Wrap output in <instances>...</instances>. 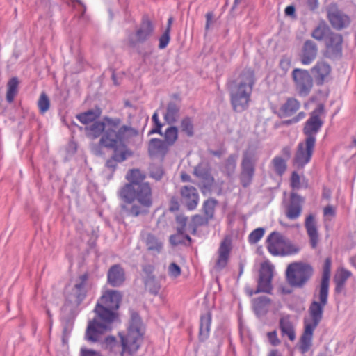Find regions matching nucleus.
Wrapping results in <instances>:
<instances>
[{
    "instance_id": "obj_1",
    "label": "nucleus",
    "mask_w": 356,
    "mask_h": 356,
    "mask_svg": "<svg viewBox=\"0 0 356 356\" xmlns=\"http://www.w3.org/2000/svg\"><path fill=\"white\" fill-rule=\"evenodd\" d=\"M124 203L121 212L127 216L136 217L147 214L154 202L152 188L149 183L124 185L120 191Z\"/></svg>"
},
{
    "instance_id": "obj_2",
    "label": "nucleus",
    "mask_w": 356,
    "mask_h": 356,
    "mask_svg": "<svg viewBox=\"0 0 356 356\" xmlns=\"http://www.w3.org/2000/svg\"><path fill=\"white\" fill-rule=\"evenodd\" d=\"M328 292L319 289L318 300H313L309 307V318L304 319V331L300 340L302 353L308 352L312 345L314 332L323 319L324 307L328 302Z\"/></svg>"
},
{
    "instance_id": "obj_3",
    "label": "nucleus",
    "mask_w": 356,
    "mask_h": 356,
    "mask_svg": "<svg viewBox=\"0 0 356 356\" xmlns=\"http://www.w3.org/2000/svg\"><path fill=\"white\" fill-rule=\"evenodd\" d=\"M254 83V72L245 69L230 86V102L234 111L241 113L248 108Z\"/></svg>"
},
{
    "instance_id": "obj_4",
    "label": "nucleus",
    "mask_w": 356,
    "mask_h": 356,
    "mask_svg": "<svg viewBox=\"0 0 356 356\" xmlns=\"http://www.w3.org/2000/svg\"><path fill=\"white\" fill-rule=\"evenodd\" d=\"M94 312L95 317L89 321L84 337L89 342L100 341L101 335L111 330V324L117 318L115 311L98 304H96Z\"/></svg>"
},
{
    "instance_id": "obj_5",
    "label": "nucleus",
    "mask_w": 356,
    "mask_h": 356,
    "mask_svg": "<svg viewBox=\"0 0 356 356\" xmlns=\"http://www.w3.org/2000/svg\"><path fill=\"white\" fill-rule=\"evenodd\" d=\"M143 323L138 314L131 312L130 325L126 336H121L122 351L120 356L125 353L131 355L140 348L143 341Z\"/></svg>"
},
{
    "instance_id": "obj_6",
    "label": "nucleus",
    "mask_w": 356,
    "mask_h": 356,
    "mask_svg": "<svg viewBox=\"0 0 356 356\" xmlns=\"http://www.w3.org/2000/svg\"><path fill=\"white\" fill-rule=\"evenodd\" d=\"M138 134V130L135 128L128 125H122L117 131L113 129H107L102 135L99 143L106 147H115L122 150H129L126 143Z\"/></svg>"
},
{
    "instance_id": "obj_7",
    "label": "nucleus",
    "mask_w": 356,
    "mask_h": 356,
    "mask_svg": "<svg viewBox=\"0 0 356 356\" xmlns=\"http://www.w3.org/2000/svg\"><path fill=\"white\" fill-rule=\"evenodd\" d=\"M90 289L89 275L85 273L78 276L65 288L66 302L78 307L85 300Z\"/></svg>"
},
{
    "instance_id": "obj_8",
    "label": "nucleus",
    "mask_w": 356,
    "mask_h": 356,
    "mask_svg": "<svg viewBox=\"0 0 356 356\" xmlns=\"http://www.w3.org/2000/svg\"><path fill=\"white\" fill-rule=\"evenodd\" d=\"M314 270L310 264L303 262H293L286 270V277L292 287L302 288L313 275Z\"/></svg>"
},
{
    "instance_id": "obj_9",
    "label": "nucleus",
    "mask_w": 356,
    "mask_h": 356,
    "mask_svg": "<svg viewBox=\"0 0 356 356\" xmlns=\"http://www.w3.org/2000/svg\"><path fill=\"white\" fill-rule=\"evenodd\" d=\"M267 249L274 256L295 254L300 250L291 241L277 232L270 233L266 239Z\"/></svg>"
},
{
    "instance_id": "obj_10",
    "label": "nucleus",
    "mask_w": 356,
    "mask_h": 356,
    "mask_svg": "<svg viewBox=\"0 0 356 356\" xmlns=\"http://www.w3.org/2000/svg\"><path fill=\"white\" fill-rule=\"evenodd\" d=\"M155 29V24L149 15L143 14L134 31L128 35L129 44H140L151 41L154 35Z\"/></svg>"
},
{
    "instance_id": "obj_11",
    "label": "nucleus",
    "mask_w": 356,
    "mask_h": 356,
    "mask_svg": "<svg viewBox=\"0 0 356 356\" xmlns=\"http://www.w3.org/2000/svg\"><path fill=\"white\" fill-rule=\"evenodd\" d=\"M324 112V105L319 104L317 107L310 113L309 118L305 122L302 129V133L305 136V141L313 143H316V135L321 131L324 123L321 118Z\"/></svg>"
},
{
    "instance_id": "obj_12",
    "label": "nucleus",
    "mask_w": 356,
    "mask_h": 356,
    "mask_svg": "<svg viewBox=\"0 0 356 356\" xmlns=\"http://www.w3.org/2000/svg\"><path fill=\"white\" fill-rule=\"evenodd\" d=\"M258 159V156L254 150L248 149L243 153L239 179L244 188L252 184Z\"/></svg>"
},
{
    "instance_id": "obj_13",
    "label": "nucleus",
    "mask_w": 356,
    "mask_h": 356,
    "mask_svg": "<svg viewBox=\"0 0 356 356\" xmlns=\"http://www.w3.org/2000/svg\"><path fill=\"white\" fill-rule=\"evenodd\" d=\"M273 279V266L269 264H262L259 270L257 288L255 291L246 289V293L249 296L259 293H271Z\"/></svg>"
},
{
    "instance_id": "obj_14",
    "label": "nucleus",
    "mask_w": 356,
    "mask_h": 356,
    "mask_svg": "<svg viewBox=\"0 0 356 356\" xmlns=\"http://www.w3.org/2000/svg\"><path fill=\"white\" fill-rule=\"evenodd\" d=\"M296 89L302 97H306L313 87V78L307 70L296 68L292 72Z\"/></svg>"
},
{
    "instance_id": "obj_15",
    "label": "nucleus",
    "mask_w": 356,
    "mask_h": 356,
    "mask_svg": "<svg viewBox=\"0 0 356 356\" xmlns=\"http://www.w3.org/2000/svg\"><path fill=\"white\" fill-rule=\"evenodd\" d=\"M316 143L304 141L298 144L296 152L293 158V165L298 168H303L308 164L314 152Z\"/></svg>"
},
{
    "instance_id": "obj_16",
    "label": "nucleus",
    "mask_w": 356,
    "mask_h": 356,
    "mask_svg": "<svg viewBox=\"0 0 356 356\" xmlns=\"http://www.w3.org/2000/svg\"><path fill=\"white\" fill-rule=\"evenodd\" d=\"M327 17L331 26L336 30H342L350 24V17L340 10L337 4H331L327 9Z\"/></svg>"
},
{
    "instance_id": "obj_17",
    "label": "nucleus",
    "mask_w": 356,
    "mask_h": 356,
    "mask_svg": "<svg viewBox=\"0 0 356 356\" xmlns=\"http://www.w3.org/2000/svg\"><path fill=\"white\" fill-rule=\"evenodd\" d=\"M331 72V66L325 61H318L311 69V74L317 86H322L327 82Z\"/></svg>"
},
{
    "instance_id": "obj_18",
    "label": "nucleus",
    "mask_w": 356,
    "mask_h": 356,
    "mask_svg": "<svg viewBox=\"0 0 356 356\" xmlns=\"http://www.w3.org/2000/svg\"><path fill=\"white\" fill-rule=\"evenodd\" d=\"M181 202L188 210L196 209L199 202V194L197 189L192 186H184L180 190Z\"/></svg>"
},
{
    "instance_id": "obj_19",
    "label": "nucleus",
    "mask_w": 356,
    "mask_h": 356,
    "mask_svg": "<svg viewBox=\"0 0 356 356\" xmlns=\"http://www.w3.org/2000/svg\"><path fill=\"white\" fill-rule=\"evenodd\" d=\"M121 300L122 294L120 292L115 290H108L101 296L97 304L116 311L119 308Z\"/></svg>"
},
{
    "instance_id": "obj_20",
    "label": "nucleus",
    "mask_w": 356,
    "mask_h": 356,
    "mask_svg": "<svg viewBox=\"0 0 356 356\" xmlns=\"http://www.w3.org/2000/svg\"><path fill=\"white\" fill-rule=\"evenodd\" d=\"M304 198L296 193H291L286 207V216L290 220L297 219L301 214Z\"/></svg>"
},
{
    "instance_id": "obj_21",
    "label": "nucleus",
    "mask_w": 356,
    "mask_h": 356,
    "mask_svg": "<svg viewBox=\"0 0 356 356\" xmlns=\"http://www.w3.org/2000/svg\"><path fill=\"white\" fill-rule=\"evenodd\" d=\"M125 281V272L120 264L110 267L107 273V282L113 287L121 286Z\"/></svg>"
},
{
    "instance_id": "obj_22",
    "label": "nucleus",
    "mask_w": 356,
    "mask_h": 356,
    "mask_svg": "<svg viewBox=\"0 0 356 356\" xmlns=\"http://www.w3.org/2000/svg\"><path fill=\"white\" fill-rule=\"evenodd\" d=\"M194 175L202 181V191H210L214 184V178L208 166L198 165L194 168Z\"/></svg>"
},
{
    "instance_id": "obj_23",
    "label": "nucleus",
    "mask_w": 356,
    "mask_h": 356,
    "mask_svg": "<svg viewBox=\"0 0 356 356\" xmlns=\"http://www.w3.org/2000/svg\"><path fill=\"white\" fill-rule=\"evenodd\" d=\"M111 148L113 149V154L111 159L106 161V166L112 171H114L117 167L118 163L123 162L128 157L131 156L133 153L131 150H122L115 147Z\"/></svg>"
},
{
    "instance_id": "obj_24",
    "label": "nucleus",
    "mask_w": 356,
    "mask_h": 356,
    "mask_svg": "<svg viewBox=\"0 0 356 356\" xmlns=\"http://www.w3.org/2000/svg\"><path fill=\"white\" fill-rule=\"evenodd\" d=\"M305 227L309 237L310 243L313 248H316L318 242V233L316 222L313 214H309L305 219Z\"/></svg>"
},
{
    "instance_id": "obj_25",
    "label": "nucleus",
    "mask_w": 356,
    "mask_h": 356,
    "mask_svg": "<svg viewBox=\"0 0 356 356\" xmlns=\"http://www.w3.org/2000/svg\"><path fill=\"white\" fill-rule=\"evenodd\" d=\"M231 251L230 243L224 240L220 245L218 249V258L216 262V268L221 270L227 264L229 253Z\"/></svg>"
},
{
    "instance_id": "obj_26",
    "label": "nucleus",
    "mask_w": 356,
    "mask_h": 356,
    "mask_svg": "<svg viewBox=\"0 0 356 356\" xmlns=\"http://www.w3.org/2000/svg\"><path fill=\"white\" fill-rule=\"evenodd\" d=\"M279 327L282 335L287 336L289 339L293 341L296 339V332L294 325L289 315L282 316L279 321Z\"/></svg>"
},
{
    "instance_id": "obj_27",
    "label": "nucleus",
    "mask_w": 356,
    "mask_h": 356,
    "mask_svg": "<svg viewBox=\"0 0 356 356\" xmlns=\"http://www.w3.org/2000/svg\"><path fill=\"white\" fill-rule=\"evenodd\" d=\"M170 146L165 142L164 140L159 138H152L149 142L148 152L151 156L156 154L165 155Z\"/></svg>"
},
{
    "instance_id": "obj_28",
    "label": "nucleus",
    "mask_w": 356,
    "mask_h": 356,
    "mask_svg": "<svg viewBox=\"0 0 356 356\" xmlns=\"http://www.w3.org/2000/svg\"><path fill=\"white\" fill-rule=\"evenodd\" d=\"M211 320L212 316L210 312L201 315L199 328L200 341H204L208 339L211 330Z\"/></svg>"
},
{
    "instance_id": "obj_29",
    "label": "nucleus",
    "mask_w": 356,
    "mask_h": 356,
    "mask_svg": "<svg viewBox=\"0 0 356 356\" xmlns=\"http://www.w3.org/2000/svg\"><path fill=\"white\" fill-rule=\"evenodd\" d=\"M270 302V299L266 296H261L253 299L252 306L256 315L257 316H261L266 314L268 311Z\"/></svg>"
},
{
    "instance_id": "obj_30",
    "label": "nucleus",
    "mask_w": 356,
    "mask_h": 356,
    "mask_svg": "<svg viewBox=\"0 0 356 356\" xmlns=\"http://www.w3.org/2000/svg\"><path fill=\"white\" fill-rule=\"evenodd\" d=\"M300 102L294 97H289L282 105L280 111L282 117H289L296 113L300 108Z\"/></svg>"
},
{
    "instance_id": "obj_31",
    "label": "nucleus",
    "mask_w": 356,
    "mask_h": 356,
    "mask_svg": "<svg viewBox=\"0 0 356 356\" xmlns=\"http://www.w3.org/2000/svg\"><path fill=\"white\" fill-rule=\"evenodd\" d=\"M180 106L174 102L168 104L164 120L168 124H175L179 117Z\"/></svg>"
},
{
    "instance_id": "obj_32",
    "label": "nucleus",
    "mask_w": 356,
    "mask_h": 356,
    "mask_svg": "<svg viewBox=\"0 0 356 356\" xmlns=\"http://www.w3.org/2000/svg\"><path fill=\"white\" fill-rule=\"evenodd\" d=\"M318 50L317 46H302L300 58L303 65L311 64L316 58Z\"/></svg>"
},
{
    "instance_id": "obj_33",
    "label": "nucleus",
    "mask_w": 356,
    "mask_h": 356,
    "mask_svg": "<svg viewBox=\"0 0 356 356\" xmlns=\"http://www.w3.org/2000/svg\"><path fill=\"white\" fill-rule=\"evenodd\" d=\"M102 110L99 108L88 110L86 112L76 115V118L83 124L86 126L97 121L101 116Z\"/></svg>"
},
{
    "instance_id": "obj_34",
    "label": "nucleus",
    "mask_w": 356,
    "mask_h": 356,
    "mask_svg": "<svg viewBox=\"0 0 356 356\" xmlns=\"http://www.w3.org/2000/svg\"><path fill=\"white\" fill-rule=\"evenodd\" d=\"M88 138L95 139L99 138L105 130V123L101 121H95L84 128Z\"/></svg>"
},
{
    "instance_id": "obj_35",
    "label": "nucleus",
    "mask_w": 356,
    "mask_h": 356,
    "mask_svg": "<svg viewBox=\"0 0 356 356\" xmlns=\"http://www.w3.org/2000/svg\"><path fill=\"white\" fill-rule=\"evenodd\" d=\"M143 284L145 289L150 294L156 296H158L161 289V285L159 280L156 277H143Z\"/></svg>"
},
{
    "instance_id": "obj_36",
    "label": "nucleus",
    "mask_w": 356,
    "mask_h": 356,
    "mask_svg": "<svg viewBox=\"0 0 356 356\" xmlns=\"http://www.w3.org/2000/svg\"><path fill=\"white\" fill-rule=\"evenodd\" d=\"M332 265V260L327 257L325 259L323 268V276L321 281L320 289L329 291V282L330 277V269Z\"/></svg>"
},
{
    "instance_id": "obj_37",
    "label": "nucleus",
    "mask_w": 356,
    "mask_h": 356,
    "mask_svg": "<svg viewBox=\"0 0 356 356\" xmlns=\"http://www.w3.org/2000/svg\"><path fill=\"white\" fill-rule=\"evenodd\" d=\"M170 126L165 129V132L163 133L162 136L165 142L170 146L172 147L177 142L179 137V129L178 127L173 125L169 124Z\"/></svg>"
},
{
    "instance_id": "obj_38",
    "label": "nucleus",
    "mask_w": 356,
    "mask_h": 356,
    "mask_svg": "<svg viewBox=\"0 0 356 356\" xmlns=\"http://www.w3.org/2000/svg\"><path fill=\"white\" fill-rule=\"evenodd\" d=\"M323 57L330 60H339L342 56L341 46H324L321 50Z\"/></svg>"
},
{
    "instance_id": "obj_39",
    "label": "nucleus",
    "mask_w": 356,
    "mask_h": 356,
    "mask_svg": "<svg viewBox=\"0 0 356 356\" xmlns=\"http://www.w3.org/2000/svg\"><path fill=\"white\" fill-rule=\"evenodd\" d=\"M19 81L17 77H12L7 83L6 100L8 103H12L15 97L17 94V89Z\"/></svg>"
},
{
    "instance_id": "obj_40",
    "label": "nucleus",
    "mask_w": 356,
    "mask_h": 356,
    "mask_svg": "<svg viewBox=\"0 0 356 356\" xmlns=\"http://www.w3.org/2000/svg\"><path fill=\"white\" fill-rule=\"evenodd\" d=\"M145 243L148 250L159 253L163 248V243L154 235L148 234L145 238Z\"/></svg>"
},
{
    "instance_id": "obj_41",
    "label": "nucleus",
    "mask_w": 356,
    "mask_h": 356,
    "mask_svg": "<svg viewBox=\"0 0 356 356\" xmlns=\"http://www.w3.org/2000/svg\"><path fill=\"white\" fill-rule=\"evenodd\" d=\"M209 220L207 216L204 218L200 215H195L193 216L191 222L188 225L187 228L192 234H195L197 227L207 225Z\"/></svg>"
},
{
    "instance_id": "obj_42",
    "label": "nucleus",
    "mask_w": 356,
    "mask_h": 356,
    "mask_svg": "<svg viewBox=\"0 0 356 356\" xmlns=\"http://www.w3.org/2000/svg\"><path fill=\"white\" fill-rule=\"evenodd\" d=\"M181 131L185 134L188 137H193L194 136V124L193 120L191 117L186 116L180 121Z\"/></svg>"
},
{
    "instance_id": "obj_43",
    "label": "nucleus",
    "mask_w": 356,
    "mask_h": 356,
    "mask_svg": "<svg viewBox=\"0 0 356 356\" xmlns=\"http://www.w3.org/2000/svg\"><path fill=\"white\" fill-rule=\"evenodd\" d=\"M330 28L324 22L320 23L312 32V37L317 40L326 39Z\"/></svg>"
},
{
    "instance_id": "obj_44",
    "label": "nucleus",
    "mask_w": 356,
    "mask_h": 356,
    "mask_svg": "<svg viewBox=\"0 0 356 356\" xmlns=\"http://www.w3.org/2000/svg\"><path fill=\"white\" fill-rule=\"evenodd\" d=\"M96 343H99L102 348L104 350H108L109 351H113L114 349L118 346V343L115 337L108 336L104 339H102V335H101V339Z\"/></svg>"
},
{
    "instance_id": "obj_45",
    "label": "nucleus",
    "mask_w": 356,
    "mask_h": 356,
    "mask_svg": "<svg viewBox=\"0 0 356 356\" xmlns=\"http://www.w3.org/2000/svg\"><path fill=\"white\" fill-rule=\"evenodd\" d=\"M144 178L145 177L139 170H131L127 175V179L129 180V183L126 185L141 184L144 182L143 181Z\"/></svg>"
},
{
    "instance_id": "obj_46",
    "label": "nucleus",
    "mask_w": 356,
    "mask_h": 356,
    "mask_svg": "<svg viewBox=\"0 0 356 356\" xmlns=\"http://www.w3.org/2000/svg\"><path fill=\"white\" fill-rule=\"evenodd\" d=\"M218 204V201L214 198H209L204 202L203 211L205 216L209 219H212L214 216L215 208Z\"/></svg>"
},
{
    "instance_id": "obj_47",
    "label": "nucleus",
    "mask_w": 356,
    "mask_h": 356,
    "mask_svg": "<svg viewBox=\"0 0 356 356\" xmlns=\"http://www.w3.org/2000/svg\"><path fill=\"white\" fill-rule=\"evenodd\" d=\"M185 240L188 242V244L191 243V238L184 233H179L177 232L176 234L172 235L170 237V242L173 245H178L185 243Z\"/></svg>"
},
{
    "instance_id": "obj_48",
    "label": "nucleus",
    "mask_w": 356,
    "mask_h": 356,
    "mask_svg": "<svg viewBox=\"0 0 356 356\" xmlns=\"http://www.w3.org/2000/svg\"><path fill=\"white\" fill-rule=\"evenodd\" d=\"M272 163L275 171L279 175H282L286 170V161L280 156L273 158Z\"/></svg>"
},
{
    "instance_id": "obj_49",
    "label": "nucleus",
    "mask_w": 356,
    "mask_h": 356,
    "mask_svg": "<svg viewBox=\"0 0 356 356\" xmlns=\"http://www.w3.org/2000/svg\"><path fill=\"white\" fill-rule=\"evenodd\" d=\"M237 156L236 154H231L225 161V168L226 173L228 176H231L236 167Z\"/></svg>"
},
{
    "instance_id": "obj_50",
    "label": "nucleus",
    "mask_w": 356,
    "mask_h": 356,
    "mask_svg": "<svg viewBox=\"0 0 356 356\" xmlns=\"http://www.w3.org/2000/svg\"><path fill=\"white\" fill-rule=\"evenodd\" d=\"M38 106L41 113H46L50 106V101L47 95L44 92H42L40 95L38 101Z\"/></svg>"
},
{
    "instance_id": "obj_51",
    "label": "nucleus",
    "mask_w": 356,
    "mask_h": 356,
    "mask_svg": "<svg viewBox=\"0 0 356 356\" xmlns=\"http://www.w3.org/2000/svg\"><path fill=\"white\" fill-rule=\"evenodd\" d=\"M173 22V17H170L168 19L167 26L163 34L159 38V44H168L170 42V33L171 30V26Z\"/></svg>"
},
{
    "instance_id": "obj_52",
    "label": "nucleus",
    "mask_w": 356,
    "mask_h": 356,
    "mask_svg": "<svg viewBox=\"0 0 356 356\" xmlns=\"http://www.w3.org/2000/svg\"><path fill=\"white\" fill-rule=\"evenodd\" d=\"M265 229L262 227H258L253 230L248 236V242L250 244H256L264 236Z\"/></svg>"
},
{
    "instance_id": "obj_53",
    "label": "nucleus",
    "mask_w": 356,
    "mask_h": 356,
    "mask_svg": "<svg viewBox=\"0 0 356 356\" xmlns=\"http://www.w3.org/2000/svg\"><path fill=\"white\" fill-rule=\"evenodd\" d=\"M327 44H342L343 37L340 33H334L330 29L325 39Z\"/></svg>"
},
{
    "instance_id": "obj_54",
    "label": "nucleus",
    "mask_w": 356,
    "mask_h": 356,
    "mask_svg": "<svg viewBox=\"0 0 356 356\" xmlns=\"http://www.w3.org/2000/svg\"><path fill=\"white\" fill-rule=\"evenodd\" d=\"M63 341L67 338L70 334L74 325V321L72 318H68L63 320Z\"/></svg>"
},
{
    "instance_id": "obj_55",
    "label": "nucleus",
    "mask_w": 356,
    "mask_h": 356,
    "mask_svg": "<svg viewBox=\"0 0 356 356\" xmlns=\"http://www.w3.org/2000/svg\"><path fill=\"white\" fill-rule=\"evenodd\" d=\"M351 272L342 268L338 274H337L334 277V282H338L339 284H346L347 280L351 276Z\"/></svg>"
},
{
    "instance_id": "obj_56",
    "label": "nucleus",
    "mask_w": 356,
    "mask_h": 356,
    "mask_svg": "<svg viewBox=\"0 0 356 356\" xmlns=\"http://www.w3.org/2000/svg\"><path fill=\"white\" fill-rule=\"evenodd\" d=\"M176 222L179 225L177 228V232L184 233L186 229L188 218L182 214L178 215L176 218Z\"/></svg>"
},
{
    "instance_id": "obj_57",
    "label": "nucleus",
    "mask_w": 356,
    "mask_h": 356,
    "mask_svg": "<svg viewBox=\"0 0 356 356\" xmlns=\"http://www.w3.org/2000/svg\"><path fill=\"white\" fill-rule=\"evenodd\" d=\"M168 271L169 276L172 278L178 277L181 273V268L175 262L170 264Z\"/></svg>"
},
{
    "instance_id": "obj_58",
    "label": "nucleus",
    "mask_w": 356,
    "mask_h": 356,
    "mask_svg": "<svg viewBox=\"0 0 356 356\" xmlns=\"http://www.w3.org/2000/svg\"><path fill=\"white\" fill-rule=\"evenodd\" d=\"M105 124H106L108 126H110L111 127L109 129H113L117 128L120 124H121V120L118 118H109V117H104V121Z\"/></svg>"
},
{
    "instance_id": "obj_59",
    "label": "nucleus",
    "mask_w": 356,
    "mask_h": 356,
    "mask_svg": "<svg viewBox=\"0 0 356 356\" xmlns=\"http://www.w3.org/2000/svg\"><path fill=\"white\" fill-rule=\"evenodd\" d=\"M149 175L156 181L161 180L163 175V169L161 167L152 168L149 172Z\"/></svg>"
},
{
    "instance_id": "obj_60",
    "label": "nucleus",
    "mask_w": 356,
    "mask_h": 356,
    "mask_svg": "<svg viewBox=\"0 0 356 356\" xmlns=\"http://www.w3.org/2000/svg\"><path fill=\"white\" fill-rule=\"evenodd\" d=\"M267 337L270 343L273 346H277L280 343V340L277 337L275 330L267 333Z\"/></svg>"
},
{
    "instance_id": "obj_61",
    "label": "nucleus",
    "mask_w": 356,
    "mask_h": 356,
    "mask_svg": "<svg viewBox=\"0 0 356 356\" xmlns=\"http://www.w3.org/2000/svg\"><path fill=\"white\" fill-rule=\"evenodd\" d=\"M291 186L293 188L298 189L300 188V179L296 172H293L291 177Z\"/></svg>"
},
{
    "instance_id": "obj_62",
    "label": "nucleus",
    "mask_w": 356,
    "mask_h": 356,
    "mask_svg": "<svg viewBox=\"0 0 356 356\" xmlns=\"http://www.w3.org/2000/svg\"><path fill=\"white\" fill-rule=\"evenodd\" d=\"M142 270L145 274L143 277H155L153 274L154 271V266L152 264H145L142 267Z\"/></svg>"
},
{
    "instance_id": "obj_63",
    "label": "nucleus",
    "mask_w": 356,
    "mask_h": 356,
    "mask_svg": "<svg viewBox=\"0 0 356 356\" xmlns=\"http://www.w3.org/2000/svg\"><path fill=\"white\" fill-rule=\"evenodd\" d=\"M284 14L286 16L290 17L292 19H297L296 8L293 5H289L286 6L284 10Z\"/></svg>"
},
{
    "instance_id": "obj_64",
    "label": "nucleus",
    "mask_w": 356,
    "mask_h": 356,
    "mask_svg": "<svg viewBox=\"0 0 356 356\" xmlns=\"http://www.w3.org/2000/svg\"><path fill=\"white\" fill-rule=\"evenodd\" d=\"M80 356H102L99 352L82 348L80 352Z\"/></svg>"
}]
</instances>
